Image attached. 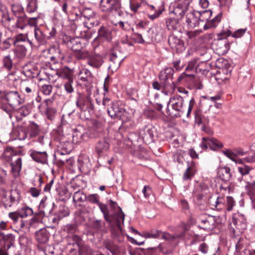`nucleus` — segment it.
Here are the masks:
<instances>
[{"label": "nucleus", "mask_w": 255, "mask_h": 255, "mask_svg": "<svg viewBox=\"0 0 255 255\" xmlns=\"http://www.w3.org/2000/svg\"><path fill=\"white\" fill-rule=\"evenodd\" d=\"M102 104L103 106L107 107L108 114L112 119H119L123 122L129 120L127 116L128 113L118 102L112 101L108 98H104Z\"/></svg>", "instance_id": "nucleus-1"}, {"label": "nucleus", "mask_w": 255, "mask_h": 255, "mask_svg": "<svg viewBox=\"0 0 255 255\" xmlns=\"http://www.w3.org/2000/svg\"><path fill=\"white\" fill-rule=\"evenodd\" d=\"M183 98L179 95H175L171 97L168 103L167 113L171 117H181L186 113L183 107Z\"/></svg>", "instance_id": "nucleus-2"}, {"label": "nucleus", "mask_w": 255, "mask_h": 255, "mask_svg": "<svg viewBox=\"0 0 255 255\" xmlns=\"http://www.w3.org/2000/svg\"><path fill=\"white\" fill-rule=\"evenodd\" d=\"M76 105L81 111V116L83 118L88 119L94 113V107L92 103L91 98L89 96H85L79 93L76 98Z\"/></svg>", "instance_id": "nucleus-3"}, {"label": "nucleus", "mask_w": 255, "mask_h": 255, "mask_svg": "<svg viewBox=\"0 0 255 255\" xmlns=\"http://www.w3.org/2000/svg\"><path fill=\"white\" fill-rule=\"evenodd\" d=\"M11 148H6L3 153V159L4 161L10 162L11 172L14 177L18 176L21 169V158L17 155H12Z\"/></svg>", "instance_id": "nucleus-4"}, {"label": "nucleus", "mask_w": 255, "mask_h": 255, "mask_svg": "<svg viewBox=\"0 0 255 255\" xmlns=\"http://www.w3.org/2000/svg\"><path fill=\"white\" fill-rule=\"evenodd\" d=\"M100 7L102 11L110 13L114 16H121L123 14L121 0H101Z\"/></svg>", "instance_id": "nucleus-5"}, {"label": "nucleus", "mask_w": 255, "mask_h": 255, "mask_svg": "<svg viewBox=\"0 0 255 255\" xmlns=\"http://www.w3.org/2000/svg\"><path fill=\"white\" fill-rule=\"evenodd\" d=\"M230 35V31L221 33L218 35V37L213 44L214 49L218 54L224 55L228 52L230 49V44L227 37Z\"/></svg>", "instance_id": "nucleus-6"}, {"label": "nucleus", "mask_w": 255, "mask_h": 255, "mask_svg": "<svg viewBox=\"0 0 255 255\" xmlns=\"http://www.w3.org/2000/svg\"><path fill=\"white\" fill-rule=\"evenodd\" d=\"M173 74L174 70L171 67L166 68L160 72L159 80L165 90H169L173 88L174 85L172 81Z\"/></svg>", "instance_id": "nucleus-7"}, {"label": "nucleus", "mask_w": 255, "mask_h": 255, "mask_svg": "<svg viewBox=\"0 0 255 255\" xmlns=\"http://www.w3.org/2000/svg\"><path fill=\"white\" fill-rule=\"evenodd\" d=\"M1 101L5 100L8 105L14 108L22 103L20 94L17 91H9L1 96Z\"/></svg>", "instance_id": "nucleus-8"}, {"label": "nucleus", "mask_w": 255, "mask_h": 255, "mask_svg": "<svg viewBox=\"0 0 255 255\" xmlns=\"http://www.w3.org/2000/svg\"><path fill=\"white\" fill-rule=\"evenodd\" d=\"M168 43L172 49L177 52L180 53L185 49L183 41L174 33L169 36Z\"/></svg>", "instance_id": "nucleus-9"}, {"label": "nucleus", "mask_w": 255, "mask_h": 255, "mask_svg": "<svg viewBox=\"0 0 255 255\" xmlns=\"http://www.w3.org/2000/svg\"><path fill=\"white\" fill-rule=\"evenodd\" d=\"M124 59V55L119 50L118 47H114L112 51L110 57V61L112 63L110 67L114 69H118Z\"/></svg>", "instance_id": "nucleus-10"}, {"label": "nucleus", "mask_w": 255, "mask_h": 255, "mask_svg": "<svg viewBox=\"0 0 255 255\" xmlns=\"http://www.w3.org/2000/svg\"><path fill=\"white\" fill-rule=\"evenodd\" d=\"M190 1V0H179L172 13L176 16V18L181 19L188 9Z\"/></svg>", "instance_id": "nucleus-11"}, {"label": "nucleus", "mask_w": 255, "mask_h": 255, "mask_svg": "<svg viewBox=\"0 0 255 255\" xmlns=\"http://www.w3.org/2000/svg\"><path fill=\"white\" fill-rule=\"evenodd\" d=\"M200 227L205 230H211L214 228L215 220L213 216L204 215L199 218Z\"/></svg>", "instance_id": "nucleus-12"}, {"label": "nucleus", "mask_w": 255, "mask_h": 255, "mask_svg": "<svg viewBox=\"0 0 255 255\" xmlns=\"http://www.w3.org/2000/svg\"><path fill=\"white\" fill-rule=\"evenodd\" d=\"M15 241V237L12 234L5 235L3 233L0 232V243L1 246L4 248L9 250L12 246H13Z\"/></svg>", "instance_id": "nucleus-13"}, {"label": "nucleus", "mask_w": 255, "mask_h": 255, "mask_svg": "<svg viewBox=\"0 0 255 255\" xmlns=\"http://www.w3.org/2000/svg\"><path fill=\"white\" fill-rule=\"evenodd\" d=\"M103 63V56L96 53H91L87 60V64L94 68H100Z\"/></svg>", "instance_id": "nucleus-14"}, {"label": "nucleus", "mask_w": 255, "mask_h": 255, "mask_svg": "<svg viewBox=\"0 0 255 255\" xmlns=\"http://www.w3.org/2000/svg\"><path fill=\"white\" fill-rule=\"evenodd\" d=\"M21 199V193L19 190L15 189L10 192L9 201L5 202L3 204L5 207H10L13 204H18Z\"/></svg>", "instance_id": "nucleus-15"}, {"label": "nucleus", "mask_w": 255, "mask_h": 255, "mask_svg": "<svg viewBox=\"0 0 255 255\" xmlns=\"http://www.w3.org/2000/svg\"><path fill=\"white\" fill-rule=\"evenodd\" d=\"M92 138H96L102 135L103 128L102 124L97 121L92 122V126L89 128Z\"/></svg>", "instance_id": "nucleus-16"}, {"label": "nucleus", "mask_w": 255, "mask_h": 255, "mask_svg": "<svg viewBox=\"0 0 255 255\" xmlns=\"http://www.w3.org/2000/svg\"><path fill=\"white\" fill-rule=\"evenodd\" d=\"M186 21L189 27L191 28L197 26L201 24L196 11L188 13L186 16Z\"/></svg>", "instance_id": "nucleus-17"}, {"label": "nucleus", "mask_w": 255, "mask_h": 255, "mask_svg": "<svg viewBox=\"0 0 255 255\" xmlns=\"http://www.w3.org/2000/svg\"><path fill=\"white\" fill-rule=\"evenodd\" d=\"M197 170L196 164L194 161L188 162V167L183 174V179L184 180L191 179L195 174Z\"/></svg>", "instance_id": "nucleus-18"}, {"label": "nucleus", "mask_w": 255, "mask_h": 255, "mask_svg": "<svg viewBox=\"0 0 255 255\" xmlns=\"http://www.w3.org/2000/svg\"><path fill=\"white\" fill-rule=\"evenodd\" d=\"M209 203L213 209L222 210L226 209L225 199L224 197H218L216 200L210 199Z\"/></svg>", "instance_id": "nucleus-19"}, {"label": "nucleus", "mask_w": 255, "mask_h": 255, "mask_svg": "<svg viewBox=\"0 0 255 255\" xmlns=\"http://www.w3.org/2000/svg\"><path fill=\"white\" fill-rule=\"evenodd\" d=\"M218 176L223 181H229L232 177L231 169L228 167H221L218 168Z\"/></svg>", "instance_id": "nucleus-20"}, {"label": "nucleus", "mask_w": 255, "mask_h": 255, "mask_svg": "<svg viewBox=\"0 0 255 255\" xmlns=\"http://www.w3.org/2000/svg\"><path fill=\"white\" fill-rule=\"evenodd\" d=\"M56 75L66 80L73 79V71L67 66H64L60 70H57Z\"/></svg>", "instance_id": "nucleus-21"}, {"label": "nucleus", "mask_w": 255, "mask_h": 255, "mask_svg": "<svg viewBox=\"0 0 255 255\" xmlns=\"http://www.w3.org/2000/svg\"><path fill=\"white\" fill-rule=\"evenodd\" d=\"M49 233L44 228L41 229L35 233L36 239L39 244H46L49 240Z\"/></svg>", "instance_id": "nucleus-22"}, {"label": "nucleus", "mask_w": 255, "mask_h": 255, "mask_svg": "<svg viewBox=\"0 0 255 255\" xmlns=\"http://www.w3.org/2000/svg\"><path fill=\"white\" fill-rule=\"evenodd\" d=\"M233 223L239 229L243 230L246 228V219L242 214H237L233 217Z\"/></svg>", "instance_id": "nucleus-23"}, {"label": "nucleus", "mask_w": 255, "mask_h": 255, "mask_svg": "<svg viewBox=\"0 0 255 255\" xmlns=\"http://www.w3.org/2000/svg\"><path fill=\"white\" fill-rule=\"evenodd\" d=\"M30 156L34 161L37 162L45 163L47 160V155L45 151L33 150L30 153Z\"/></svg>", "instance_id": "nucleus-24"}, {"label": "nucleus", "mask_w": 255, "mask_h": 255, "mask_svg": "<svg viewBox=\"0 0 255 255\" xmlns=\"http://www.w3.org/2000/svg\"><path fill=\"white\" fill-rule=\"evenodd\" d=\"M98 37L103 38L107 41H110L112 39V34L109 28L105 26H101L98 31Z\"/></svg>", "instance_id": "nucleus-25"}, {"label": "nucleus", "mask_w": 255, "mask_h": 255, "mask_svg": "<svg viewBox=\"0 0 255 255\" xmlns=\"http://www.w3.org/2000/svg\"><path fill=\"white\" fill-rule=\"evenodd\" d=\"M34 37L35 41L38 45L44 44L46 42L47 36L39 28H34Z\"/></svg>", "instance_id": "nucleus-26"}, {"label": "nucleus", "mask_w": 255, "mask_h": 255, "mask_svg": "<svg viewBox=\"0 0 255 255\" xmlns=\"http://www.w3.org/2000/svg\"><path fill=\"white\" fill-rule=\"evenodd\" d=\"M109 143L106 139L100 140L95 146L96 151L98 154L103 153L109 149Z\"/></svg>", "instance_id": "nucleus-27"}, {"label": "nucleus", "mask_w": 255, "mask_h": 255, "mask_svg": "<svg viewBox=\"0 0 255 255\" xmlns=\"http://www.w3.org/2000/svg\"><path fill=\"white\" fill-rule=\"evenodd\" d=\"M125 217L124 213L122 212L121 209L120 210L113 215H111V220L110 222H108L109 223L115 222L118 226H120L121 222H123L124 221Z\"/></svg>", "instance_id": "nucleus-28"}, {"label": "nucleus", "mask_w": 255, "mask_h": 255, "mask_svg": "<svg viewBox=\"0 0 255 255\" xmlns=\"http://www.w3.org/2000/svg\"><path fill=\"white\" fill-rule=\"evenodd\" d=\"M176 17L168 18L166 21V26L169 30H178L180 27L179 20Z\"/></svg>", "instance_id": "nucleus-29"}, {"label": "nucleus", "mask_w": 255, "mask_h": 255, "mask_svg": "<svg viewBox=\"0 0 255 255\" xmlns=\"http://www.w3.org/2000/svg\"><path fill=\"white\" fill-rule=\"evenodd\" d=\"M26 130L30 137L36 136L39 132V127L34 123H30L28 125Z\"/></svg>", "instance_id": "nucleus-30"}, {"label": "nucleus", "mask_w": 255, "mask_h": 255, "mask_svg": "<svg viewBox=\"0 0 255 255\" xmlns=\"http://www.w3.org/2000/svg\"><path fill=\"white\" fill-rule=\"evenodd\" d=\"M196 13L199 16L200 23H203L204 21H207L208 23L212 14V11L211 10H203L202 11H196Z\"/></svg>", "instance_id": "nucleus-31"}, {"label": "nucleus", "mask_w": 255, "mask_h": 255, "mask_svg": "<svg viewBox=\"0 0 255 255\" xmlns=\"http://www.w3.org/2000/svg\"><path fill=\"white\" fill-rule=\"evenodd\" d=\"M222 13L220 12L214 18L212 19H209L207 24L204 26L205 29H208L211 27H215L220 22Z\"/></svg>", "instance_id": "nucleus-32"}, {"label": "nucleus", "mask_w": 255, "mask_h": 255, "mask_svg": "<svg viewBox=\"0 0 255 255\" xmlns=\"http://www.w3.org/2000/svg\"><path fill=\"white\" fill-rule=\"evenodd\" d=\"M16 27L20 29H23L27 24H28L29 20L24 13H22V15H18L16 17Z\"/></svg>", "instance_id": "nucleus-33"}, {"label": "nucleus", "mask_w": 255, "mask_h": 255, "mask_svg": "<svg viewBox=\"0 0 255 255\" xmlns=\"http://www.w3.org/2000/svg\"><path fill=\"white\" fill-rule=\"evenodd\" d=\"M20 43H23L24 44H32V42L27 39L26 36L22 34H20L13 38V44L14 45H20Z\"/></svg>", "instance_id": "nucleus-34"}, {"label": "nucleus", "mask_w": 255, "mask_h": 255, "mask_svg": "<svg viewBox=\"0 0 255 255\" xmlns=\"http://www.w3.org/2000/svg\"><path fill=\"white\" fill-rule=\"evenodd\" d=\"M68 45L75 52L82 48L81 42L78 38L71 39L68 42Z\"/></svg>", "instance_id": "nucleus-35"}, {"label": "nucleus", "mask_w": 255, "mask_h": 255, "mask_svg": "<svg viewBox=\"0 0 255 255\" xmlns=\"http://www.w3.org/2000/svg\"><path fill=\"white\" fill-rule=\"evenodd\" d=\"M184 232L181 233V234H175L174 235H171L167 232H162L161 234V236H162V238L170 242L173 241L177 239L182 238L184 236Z\"/></svg>", "instance_id": "nucleus-36"}, {"label": "nucleus", "mask_w": 255, "mask_h": 255, "mask_svg": "<svg viewBox=\"0 0 255 255\" xmlns=\"http://www.w3.org/2000/svg\"><path fill=\"white\" fill-rule=\"evenodd\" d=\"M90 54L88 51L80 49L75 52L74 56L78 60H84L88 59Z\"/></svg>", "instance_id": "nucleus-37"}, {"label": "nucleus", "mask_w": 255, "mask_h": 255, "mask_svg": "<svg viewBox=\"0 0 255 255\" xmlns=\"http://www.w3.org/2000/svg\"><path fill=\"white\" fill-rule=\"evenodd\" d=\"M80 19L83 21L87 18L96 16L93 10L89 8H85L80 11Z\"/></svg>", "instance_id": "nucleus-38"}, {"label": "nucleus", "mask_w": 255, "mask_h": 255, "mask_svg": "<svg viewBox=\"0 0 255 255\" xmlns=\"http://www.w3.org/2000/svg\"><path fill=\"white\" fill-rule=\"evenodd\" d=\"M28 44H20L15 45V52L17 56L19 58H22L24 57L27 53V49L26 46Z\"/></svg>", "instance_id": "nucleus-39"}, {"label": "nucleus", "mask_w": 255, "mask_h": 255, "mask_svg": "<svg viewBox=\"0 0 255 255\" xmlns=\"http://www.w3.org/2000/svg\"><path fill=\"white\" fill-rule=\"evenodd\" d=\"M83 21L84 26L88 29H90L95 26H97L99 24L98 20L96 19V16L87 18Z\"/></svg>", "instance_id": "nucleus-40"}, {"label": "nucleus", "mask_w": 255, "mask_h": 255, "mask_svg": "<svg viewBox=\"0 0 255 255\" xmlns=\"http://www.w3.org/2000/svg\"><path fill=\"white\" fill-rule=\"evenodd\" d=\"M84 130L83 127L79 126L74 130L73 134V141L76 142L81 141L83 131Z\"/></svg>", "instance_id": "nucleus-41"}, {"label": "nucleus", "mask_w": 255, "mask_h": 255, "mask_svg": "<svg viewBox=\"0 0 255 255\" xmlns=\"http://www.w3.org/2000/svg\"><path fill=\"white\" fill-rule=\"evenodd\" d=\"M98 206L101 211L103 214L105 220L107 222L111 221V215L109 214V211L108 206L101 202L99 203Z\"/></svg>", "instance_id": "nucleus-42"}, {"label": "nucleus", "mask_w": 255, "mask_h": 255, "mask_svg": "<svg viewBox=\"0 0 255 255\" xmlns=\"http://www.w3.org/2000/svg\"><path fill=\"white\" fill-rule=\"evenodd\" d=\"M86 199V196L84 192L80 190L75 192L73 196L74 202H82Z\"/></svg>", "instance_id": "nucleus-43"}, {"label": "nucleus", "mask_w": 255, "mask_h": 255, "mask_svg": "<svg viewBox=\"0 0 255 255\" xmlns=\"http://www.w3.org/2000/svg\"><path fill=\"white\" fill-rule=\"evenodd\" d=\"M161 231L152 229L150 232H145L142 236L145 238H158L161 236Z\"/></svg>", "instance_id": "nucleus-44"}, {"label": "nucleus", "mask_w": 255, "mask_h": 255, "mask_svg": "<svg viewBox=\"0 0 255 255\" xmlns=\"http://www.w3.org/2000/svg\"><path fill=\"white\" fill-rule=\"evenodd\" d=\"M9 14L6 7L0 4V21L2 23L4 21H8Z\"/></svg>", "instance_id": "nucleus-45"}, {"label": "nucleus", "mask_w": 255, "mask_h": 255, "mask_svg": "<svg viewBox=\"0 0 255 255\" xmlns=\"http://www.w3.org/2000/svg\"><path fill=\"white\" fill-rule=\"evenodd\" d=\"M80 79L83 81H90L91 80V72L87 69H83L80 73Z\"/></svg>", "instance_id": "nucleus-46"}, {"label": "nucleus", "mask_w": 255, "mask_h": 255, "mask_svg": "<svg viewBox=\"0 0 255 255\" xmlns=\"http://www.w3.org/2000/svg\"><path fill=\"white\" fill-rule=\"evenodd\" d=\"M208 144L209 148L212 150H216L223 146V143L216 139H210L208 140Z\"/></svg>", "instance_id": "nucleus-47"}, {"label": "nucleus", "mask_w": 255, "mask_h": 255, "mask_svg": "<svg viewBox=\"0 0 255 255\" xmlns=\"http://www.w3.org/2000/svg\"><path fill=\"white\" fill-rule=\"evenodd\" d=\"M17 212L19 213V215L21 218L31 216L33 214L32 209L28 207H24Z\"/></svg>", "instance_id": "nucleus-48"}, {"label": "nucleus", "mask_w": 255, "mask_h": 255, "mask_svg": "<svg viewBox=\"0 0 255 255\" xmlns=\"http://www.w3.org/2000/svg\"><path fill=\"white\" fill-rule=\"evenodd\" d=\"M80 254L81 255H90L91 252V249L90 247L87 245L84 244L83 242L78 247Z\"/></svg>", "instance_id": "nucleus-49"}, {"label": "nucleus", "mask_w": 255, "mask_h": 255, "mask_svg": "<svg viewBox=\"0 0 255 255\" xmlns=\"http://www.w3.org/2000/svg\"><path fill=\"white\" fill-rule=\"evenodd\" d=\"M226 203V209L228 211H231L233 210V207L236 204V202L232 197L227 196L225 200Z\"/></svg>", "instance_id": "nucleus-50"}, {"label": "nucleus", "mask_w": 255, "mask_h": 255, "mask_svg": "<svg viewBox=\"0 0 255 255\" xmlns=\"http://www.w3.org/2000/svg\"><path fill=\"white\" fill-rule=\"evenodd\" d=\"M11 10L16 17L22 15V13H24L23 7L19 4H12Z\"/></svg>", "instance_id": "nucleus-51"}, {"label": "nucleus", "mask_w": 255, "mask_h": 255, "mask_svg": "<svg viewBox=\"0 0 255 255\" xmlns=\"http://www.w3.org/2000/svg\"><path fill=\"white\" fill-rule=\"evenodd\" d=\"M31 109L29 106L24 105L17 110V113L23 117H26L30 113Z\"/></svg>", "instance_id": "nucleus-52"}, {"label": "nucleus", "mask_w": 255, "mask_h": 255, "mask_svg": "<svg viewBox=\"0 0 255 255\" xmlns=\"http://www.w3.org/2000/svg\"><path fill=\"white\" fill-rule=\"evenodd\" d=\"M69 244L73 245H76L77 247L80 246V244L82 242V240L78 236L74 235L69 238Z\"/></svg>", "instance_id": "nucleus-53"}, {"label": "nucleus", "mask_w": 255, "mask_h": 255, "mask_svg": "<svg viewBox=\"0 0 255 255\" xmlns=\"http://www.w3.org/2000/svg\"><path fill=\"white\" fill-rule=\"evenodd\" d=\"M73 79L67 80L64 84V89L68 93H72L74 91V88L72 86Z\"/></svg>", "instance_id": "nucleus-54"}, {"label": "nucleus", "mask_w": 255, "mask_h": 255, "mask_svg": "<svg viewBox=\"0 0 255 255\" xmlns=\"http://www.w3.org/2000/svg\"><path fill=\"white\" fill-rule=\"evenodd\" d=\"M3 67L7 70L10 71L12 67V60L9 56L4 57L3 60Z\"/></svg>", "instance_id": "nucleus-55"}, {"label": "nucleus", "mask_w": 255, "mask_h": 255, "mask_svg": "<svg viewBox=\"0 0 255 255\" xmlns=\"http://www.w3.org/2000/svg\"><path fill=\"white\" fill-rule=\"evenodd\" d=\"M56 113V110L52 107H46L45 115L47 118L52 120Z\"/></svg>", "instance_id": "nucleus-56"}, {"label": "nucleus", "mask_w": 255, "mask_h": 255, "mask_svg": "<svg viewBox=\"0 0 255 255\" xmlns=\"http://www.w3.org/2000/svg\"><path fill=\"white\" fill-rule=\"evenodd\" d=\"M86 198L89 202L93 204H96L98 206L101 203L99 201V196L97 194H90Z\"/></svg>", "instance_id": "nucleus-57"}, {"label": "nucleus", "mask_w": 255, "mask_h": 255, "mask_svg": "<svg viewBox=\"0 0 255 255\" xmlns=\"http://www.w3.org/2000/svg\"><path fill=\"white\" fill-rule=\"evenodd\" d=\"M252 168L248 165H243L241 166L238 167L239 172L242 175H246L248 174Z\"/></svg>", "instance_id": "nucleus-58"}, {"label": "nucleus", "mask_w": 255, "mask_h": 255, "mask_svg": "<svg viewBox=\"0 0 255 255\" xmlns=\"http://www.w3.org/2000/svg\"><path fill=\"white\" fill-rule=\"evenodd\" d=\"M105 248L114 254L117 250V246L110 241H105L104 243Z\"/></svg>", "instance_id": "nucleus-59"}, {"label": "nucleus", "mask_w": 255, "mask_h": 255, "mask_svg": "<svg viewBox=\"0 0 255 255\" xmlns=\"http://www.w3.org/2000/svg\"><path fill=\"white\" fill-rule=\"evenodd\" d=\"M37 7V6L36 1L34 0H31L28 4L26 10L28 12H33L36 10Z\"/></svg>", "instance_id": "nucleus-60"}, {"label": "nucleus", "mask_w": 255, "mask_h": 255, "mask_svg": "<svg viewBox=\"0 0 255 255\" xmlns=\"http://www.w3.org/2000/svg\"><path fill=\"white\" fill-rule=\"evenodd\" d=\"M154 129L152 127H146L144 130V138H152L154 136Z\"/></svg>", "instance_id": "nucleus-61"}, {"label": "nucleus", "mask_w": 255, "mask_h": 255, "mask_svg": "<svg viewBox=\"0 0 255 255\" xmlns=\"http://www.w3.org/2000/svg\"><path fill=\"white\" fill-rule=\"evenodd\" d=\"M104 225L105 223L99 220H95L92 223V228L96 230H101Z\"/></svg>", "instance_id": "nucleus-62"}, {"label": "nucleus", "mask_w": 255, "mask_h": 255, "mask_svg": "<svg viewBox=\"0 0 255 255\" xmlns=\"http://www.w3.org/2000/svg\"><path fill=\"white\" fill-rule=\"evenodd\" d=\"M247 30V28L239 29L233 33L232 36L236 38H240L244 35Z\"/></svg>", "instance_id": "nucleus-63"}, {"label": "nucleus", "mask_w": 255, "mask_h": 255, "mask_svg": "<svg viewBox=\"0 0 255 255\" xmlns=\"http://www.w3.org/2000/svg\"><path fill=\"white\" fill-rule=\"evenodd\" d=\"M219 189L222 194H224L227 192L230 193L231 190L230 184L227 183L221 184L219 187Z\"/></svg>", "instance_id": "nucleus-64"}]
</instances>
